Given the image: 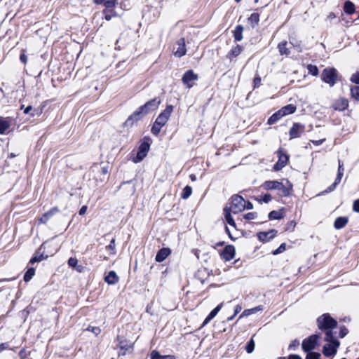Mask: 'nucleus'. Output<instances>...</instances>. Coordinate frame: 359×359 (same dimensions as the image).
I'll use <instances>...</instances> for the list:
<instances>
[{
  "mask_svg": "<svg viewBox=\"0 0 359 359\" xmlns=\"http://www.w3.org/2000/svg\"><path fill=\"white\" fill-rule=\"evenodd\" d=\"M161 102V100L157 97L147 102L144 105L138 107L137 110L128 118L125 122V125L126 126H132L135 122L141 120L149 112L157 109Z\"/></svg>",
  "mask_w": 359,
  "mask_h": 359,
  "instance_id": "nucleus-1",
  "label": "nucleus"
},
{
  "mask_svg": "<svg viewBox=\"0 0 359 359\" xmlns=\"http://www.w3.org/2000/svg\"><path fill=\"white\" fill-rule=\"evenodd\" d=\"M245 200L239 195H233L231 202L224 208V217L226 222L231 226L236 227V223L231 216V212L237 214L245 210Z\"/></svg>",
  "mask_w": 359,
  "mask_h": 359,
  "instance_id": "nucleus-2",
  "label": "nucleus"
},
{
  "mask_svg": "<svg viewBox=\"0 0 359 359\" xmlns=\"http://www.w3.org/2000/svg\"><path fill=\"white\" fill-rule=\"evenodd\" d=\"M318 328L325 332V340L330 339L331 335H334L333 329L337 326V322L330 316L329 313H324L317 319Z\"/></svg>",
  "mask_w": 359,
  "mask_h": 359,
  "instance_id": "nucleus-3",
  "label": "nucleus"
},
{
  "mask_svg": "<svg viewBox=\"0 0 359 359\" xmlns=\"http://www.w3.org/2000/svg\"><path fill=\"white\" fill-rule=\"evenodd\" d=\"M262 187L266 190H278L279 196H287L290 194L292 185L287 180L285 184L276 180H269L262 184Z\"/></svg>",
  "mask_w": 359,
  "mask_h": 359,
  "instance_id": "nucleus-4",
  "label": "nucleus"
},
{
  "mask_svg": "<svg viewBox=\"0 0 359 359\" xmlns=\"http://www.w3.org/2000/svg\"><path fill=\"white\" fill-rule=\"evenodd\" d=\"M172 111L173 107L168 105L165 110L158 115L151 128V133L154 135H157L159 134L162 127L168 122Z\"/></svg>",
  "mask_w": 359,
  "mask_h": 359,
  "instance_id": "nucleus-5",
  "label": "nucleus"
},
{
  "mask_svg": "<svg viewBox=\"0 0 359 359\" xmlns=\"http://www.w3.org/2000/svg\"><path fill=\"white\" fill-rule=\"evenodd\" d=\"M117 1L118 0H93V2L95 4H102L104 6L102 13L104 15V19L107 21H109L113 18L118 16V14L114 9L117 4Z\"/></svg>",
  "mask_w": 359,
  "mask_h": 359,
  "instance_id": "nucleus-6",
  "label": "nucleus"
},
{
  "mask_svg": "<svg viewBox=\"0 0 359 359\" xmlns=\"http://www.w3.org/2000/svg\"><path fill=\"white\" fill-rule=\"evenodd\" d=\"M320 77L324 83H327L330 87H333L338 80V73L336 69L328 67L323 69Z\"/></svg>",
  "mask_w": 359,
  "mask_h": 359,
  "instance_id": "nucleus-7",
  "label": "nucleus"
},
{
  "mask_svg": "<svg viewBox=\"0 0 359 359\" xmlns=\"http://www.w3.org/2000/svg\"><path fill=\"white\" fill-rule=\"evenodd\" d=\"M325 341L327 343L323 348V353L327 357L335 355L340 345L339 340L334 335H331L330 339Z\"/></svg>",
  "mask_w": 359,
  "mask_h": 359,
  "instance_id": "nucleus-8",
  "label": "nucleus"
},
{
  "mask_svg": "<svg viewBox=\"0 0 359 359\" xmlns=\"http://www.w3.org/2000/svg\"><path fill=\"white\" fill-rule=\"evenodd\" d=\"M149 147L150 145L148 142H144L141 143L138 147L136 156L133 158V161L135 163L142 161L147 156L149 150Z\"/></svg>",
  "mask_w": 359,
  "mask_h": 359,
  "instance_id": "nucleus-9",
  "label": "nucleus"
},
{
  "mask_svg": "<svg viewBox=\"0 0 359 359\" xmlns=\"http://www.w3.org/2000/svg\"><path fill=\"white\" fill-rule=\"evenodd\" d=\"M198 79V75L194 74L193 70H188L184 74L182 81L183 84L189 89L194 86Z\"/></svg>",
  "mask_w": 359,
  "mask_h": 359,
  "instance_id": "nucleus-10",
  "label": "nucleus"
},
{
  "mask_svg": "<svg viewBox=\"0 0 359 359\" xmlns=\"http://www.w3.org/2000/svg\"><path fill=\"white\" fill-rule=\"evenodd\" d=\"M319 339V336L313 334L305 339L302 342V349L304 352H309L314 349Z\"/></svg>",
  "mask_w": 359,
  "mask_h": 359,
  "instance_id": "nucleus-11",
  "label": "nucleus"
},
{
  "mask_svg": "<svg viewBox=\"0 0 359 359\" xmlns=\"http://www.w3.org/2000/svg\"><path fill=\"white\" fill-rule=\"evenodd\" d=\"M116 340L118 342L116 346L117 348H119V355H124L127 351L133 349V345L124 338L118 336Z\"/></svg>",
  "mask_w": 359,
  "mask_h": 359,
  "instance_id": "nucleus-12",
  "label": "nucleus"
},
{
  "mask_svg": "<svg viewBox=\"0 0 359 359\" xmlns=\"http://www.w3.org/2000/svg\"><path fill=\"white\" fill-rule=\"evenodd\" d=\"M174 55L176 57H181L184 56L187 53L185 40L184 38L180 39L177 41L174 48Z\"/></svg>",
  "mask_w": 359,
  "mask_h": 359,
  "instance_id": "nucleus-13",
  "label": "nucleus"
},
{
  "mask_svg": "<svg viewBox=\"0 0 359 359\" xmlns=\"http://www.w3.org/2000/svg\"><path fill=\"white\" fill-rule=\"evenodd\" d=\"M304 130L305 126L303 124L295 123L290 130V136L291 138L299 137L304 133Z\"/></svg>",
  "mask_w": 359,
  "mask_h": 359,
  "instance_id": "nucleus-14",
  "label": "nucleus"
},
{
  "mask_svg": "<svg viewBox=\"0 0 359 359\" xmlns=\"http://www.w3.org/2000/svg\"><path fill=\"white\" fill-rule=\"evenodd\" d=\"M235 252V248L231 245H229L224 248L221 253V256L226 261H230L234 258Z\"/></svg>",
  "mask_w": 359,
  "mask_h": 359,
  "instance_id": "nucleus-15",
  "label": "nucleus"
},
{
  "mask_svg": "<svg viewBox=\"0 0 359 359\" xmlns=\"http://www.w3.org/2000/svg\"><path fill=\"white\" fill-rule=\"evenodd\" d=\"M288 156L283 154L281 151L278 152V161L274 165L273 169L276 171L281 170L283 167H285L287 163Z\"/></svg>",
  "mask_w": 359,
  "mask_h": 359,
  "instance_id": "nucleus-16",
  "label": "nucleus"
},
{
  "mask_svg": "<svg viewBox=\"0 0 359 359\" xmlns=\"http://www.w3.org/2000/svg\"><path fill=\"white\" fill-rule=\"evenodd\" d=\"M277 233V231L275 229H271L266 232H259L257 234V237L259 241L263 242L269 241L270 239L275 237Z\"/></svg>",
  "mask_w": 359,
  "mask_h": 359,
  "instance_id": "nucleus-17",
  "label": "nucleus"
},
{
  "mask_svg": "<svg viewBox=\"0 0 359 359\" xmlns=\"http://www.w3.org/2000/svg\"><path fill=\"white\" fill-rule=\"evenodd\" d=\"M12 119L9 117L0 116V134H4L11 127Z\"/></svg>",
  "mask_w": 359,
  "mask_h": 359,
  "instance_id": "nucleus-18",
  "label": "nucleus"
},
{
  "mask_svg": "<svg viewBox=\"0 0 359 359\" xmlns=\"http://www.w3.org/2000/svg\"><path fill=\"white\" fill-rule=\"evenodd\" d=\"M223 306V303H221L220 304H219L217 306H216L209 314L208 316L205 318V319L204 320L203 324H202V326L204 327L205 325H206L212 319H213L216 316L217 314L218 313V312L221 310L222 307Z\"/></svg>",
  "mask_w": 359,
  "mask_h": 359,
  "instance_id": "nucleus-19",
  "label": "nucleus"
},
{
  "mask_svg": "<svg viewBox=\"0 0 359 359\" xmlns=\"http://www.w3.org/2000/svg\"><path fill=\"white\" fill-rule=\"evenodd\" d=\"M170 254V250L169 248H162L157 252L156 256V261L158 262H161L164 261Z\"/></svg>",
  "mask_w": 359,
  "mask_h": 359,
  "instance_id": "nucleus-20",
  "label": "nucleus"
},
{
  "mask_svg": "<svg viewBox=\"0 0 359 359\" xmlns=\"http://www.w3.org/2000/svg\"><path fill=\"white\" fill-rule=\"evenodd\" d=\"M59 211L57 207H55L50 210L48 212L44 213L42 217L39 219V222L42 224H46L50 218L56 214Z\"/></svg>",
  "mask_w": 359,
  "mask_h": 359,
  "instance_id": "nucleus-21",
  "label": "nucleus"
},
{
  "mask_svg": "<svg viewBox=\"0 0 359 359\" xmlns=\"http://www.w3.org/2000/svg\"><path fill=\"white\" fill-rule=\"evenodd\" d=\"M118 276L116 275L115 271H111L109 272L108 275L105 276L104 280L109 285H114L118 282Z\"/></svg>",
  "mask_w": 359,
  "mask_h": 359,
  "instance_id": "nucleus-22",
  "label": "nucleus"
},
{
  "mask_svg": "<svg viewBox=\"0 0 359 359\" xmlns=\"http://www.w3.org/2000/svg\"><path fill=\"white\" fill-rule=\"evenodd\" d=\"M151 359H175L173 355H161L158 351L154 350L150 353Z\"/></svg>",
  "mask_w": 359,
  "mask_h": 359,
  "instance_id": "nucleus-23",
  "label": "nucleus"
},
{
  "mask_svg": "<svg viewBox=\"0 0 359 359\" xmlns=\"http://www.w3.org/2000/svg\"><path fill=\"white\" fill-rule=\"evenodd\" d=\"M348 106V100L344 98L339 99L334 103V109L339 111L345 110Z\"/></svg>",
  "mask_w": 359,
  "mask_h": 359,
  "instance_id": "nucleus-24",
  "label": "nucleus"
},
{
  "mask_svg": "<svg viewBox=\"0 0 359 359\" xmlns=\"http://www.w3.org/2000/svg\"><path fill=\"white\" fill-rule=\"evenodd\" d=\"M348 223V218L346 217H337L334 223V226L337 229L344 228Z\"/></svg>",
  "mask_w": 359,
  "mask_h": 359,
  "instance_id": "nucleus-25",
  "label": "nucleus"
},
{
  "mask_svg": "<svg viewBox=\"0 0 359 359\" xmlns=\"http://www.w3.org/2000/svg\"><path fill=\"white\" fill-rule=\"evenodd\" d=\"M243 50V48L240 45H237L235 47H233L228 53L227 57L230 60H232L233 58L237 57L241 54V53Z\"/></svg>",
  "mask_w": 359,
  "mask_h": 359,
  "instance_id": "nucleus-26",
  "label": "nucleus"
},
{
  "mask_svg": "<svg viewBox=\"0 0 359 359\" xmlns=\"http://www.w3.org/2000/svg\"><path fill=\"white\" fill-rule=\"evenodd\" d=\"M297 108L293 104H287L283 107H282L280 110L283 116L289 114H292L295 112Z\"/></svg>",
  "mask_w": 359,
  "mask_h": 359,
  "instance_id": "nucleus-27",
  "label": "nucleus"
},
{
  "mask_svg": "<svg viewBox=\"0 0 359 359\" xmlns=\"http://www.w3.org/2000/svg\"><path fill=\"white\" fill-rule=\"evenodd\" d=\"M262 310H263V306H256V307L252 308V309H245L242 313V314L240 316L239 318H243L244 316H250L251 314L255 313L256 312L260 311H262Z\"/></svg>",
  "mask_w": 359,
  "mask_h": 359,
  "instance_id": "nucleus-28",
  "label": "nucleus"
},
{
  "mask_svg": "<svg viewBox=\"0 0 359 359\" xmlns=\"http://www.w3.org/2000/svg\"><path fill=\"white\" fill-rule=\"evenodd\" d=\"M243 27L241 25H238L233 31V37L235 41H241L243 39Z\"/></svg>",
  "mask_w": 359,
  "mask_h": 359,
  "instance_id": "nucleus-29",
  "label": "nucleus"
},
{
  "mask_svg": "<svg viewBox=\"0 0 359 359\" xmlns=\"http://www.w3.org/2000/svg\"><path fill=\"white\" fill-rule=\"evenodd\" d=\"M283 116L280 111V110H278L276 113H274L269 119H268V124L272 125L274 124L276 122H277L280 118H282Z\"/></svg>",
  "mask_w": 359,
  "mask_h": 359,
  "instance_id": "nucleus-30",
  "label": "nucleus"
},
{
  "mask_svg": "<svg viewBox=\"0 0 359 359\" xmlns=\"http://www.w3.org/2000/svg\"><path fill=\"white\" fill-rule=\"evenodd\" d=\"M248 21L252 27L258 25L259 21V15L257 13H253L248 18Z\"/></svg>",
  "mask_w": 359,
  "mask_h": 359,
  "instance_id": "nucleus-31",
  "label": "nucleus"
},
{
  "mask_svg": "<svg viewBox=\"0 0 359 359\" xmlns=\"http://www.w3.org/2000/svg\"><path fill=\"white\" fill-rule=\"evenodd\" d=\"M344 9L346 13L353 14L355 12V5L351 1H346Z\"/></svg>",
  "mask_w": 359,
  "mask_h": 359,
  "instance_id": "nucleus-32",
  "label": "nucleus"
},
{
  "mask_svg": "<svg viewBox=\"0 0 359 359\" xmlns=\"http://www.w3.org/2000/svg\"><path fill=\"white\" fill-rule=\"evenodd\" d=\"M283 217V213L280 211L273 210L269 214L270 219H280Z\"/></svg>",
  "mask_w": 359,
  "mask_h": 359,
  "instance_id": "nucleus-33",
  "label": "nucleus"
},
{
  "mask_svg": "<svg viewBox=\"0 0 359 359\" xmlns=\"http://www.w3.org/2000/svg\"><path fill=\"white\" fill-rule=\"evenodd\" d=\"M287 42L280 43L278 46V50L280 55H287L290 53V51L286 48Z\"/></svg>",
  "mask_w": 359,
  "mask_h": 359,
  "instance_id": "nucleus-34",
  "label": "nucleus"
},
{
  "mask_svg": "<svg viewBox=\"0 0 359 359\" xmlns=\"http://www.w3.org/2000/svg\"><path fill=\"white\" fill-rule=\"evenodd\" d=\"M192 194V188L190 186H186L182 193V198L183 199H187Z\"/></svg>",
  "mask_w": 359,
  "mask_h": 359,
  "instance_id": "nucleus-35",
  "label": "nucleus"
},
{
  "mask_svg": "<svg viewBox=\"0 0 359 359\" xmlns=\"http://www.w3.org/2000/svg\"><path fill=\"white\" fill-rule=\"evenodd\" d=\"M35 273V270L34 268H29L24 276V280L26 282L29 281Z\"/></svg>",
  "mask_w": 359,
  "mask_h": 359,
  "instance_id": "nucleus-36",
  "label": "nucleus"
},
{
  "mask_svg": "<svg viewBox=\"0 0 359 359\" xmlns=\"http://www.w3.org/2000/svg\"><path fill=\"white\" fill-rule=\"evenodd\" d=\"M351 97L357 100H359V86H353L350 89Z\"/></svg>",
  "mask_w": 359,
  "mask_h": 359,
  "instance_id": "nucleus-37",
  "label": "nucleus"
},
{
  "mask_svg": "<svg viewBox=\"0 0 359 359\" xmlns=\"http://www.w3.org/2000/svg\"><path fill=\"white\" fill-rule=\"evenodd\" d=\"M343 175H344L343 164L341 163L340 161H339L338 173H337V176L336 177V180L337 182H341Z\"/></svg>",
  "mask_w": 359,
  "mask_h": 359,
  "instance_id": "nucleus-38",
  "label": "nucleus"
},
{
  "mask_svg": "<svg viewBox=\"0 0 359 359\" xmlns=\"http://www.w3.org/2000/svg\"><path fill=\"white\" fill-rule=\"evenodd\" d=\"M307 69L309 73L313 76H317L318 74V69L316 65H309Z\"/></svg>",
  "mask_w": 359,
  "mask_h": 359,
  "instance_id": "nucleus-39",
  "label": "nucleus"
},
{
  "mask_svg": "<svg viewBox=\"0 0 359 359\" xmlns=\"http://www.w3.org/2000/svg\"><path fill=\"white\" fill-rule=\"evenodd\" d=\"M255 341L252 339H251L246 345V351L248 353H251L255 349Z\"/></svg>",
  "mask_w": 359,
  "mask_h": 359,
  "instance_id": "nucleus-40",
  "label": "nucleus"
},
{
  "mask_svg": "<svg viewBox=\"0 0 359 359\" xmlns=\"http://www.w3.org/2000/svg\"><path fill=\"white\" fill-rule=\"evenodd\" d=\"M272 199V197L270 194H266L264 195H262L260 196V198H257V200L259 201V202H264V203H269V201H271Z\"/></svg>",
  "mask_w": 359,
  "mask_h": 359,
  "instance_id": "nucleus-41",
  "label": "nucleus"
},
{
  "mask_svg": "<svg viewBox=\"0 0 359 359\" xmlns=\"http://www.w3.org/2000/svg\"><path fill=\"white\" fill-rule=\"evenodd\" d=\"M320 354L316 352H309L306 355V359H320Z\"/></svg>",
  "mask_w": 359,
  "mask_h": 359,
  "instance_id": "nucleus-42",
  "label": "nucleus"
},
{
  "mask_svg": "<svg viewBox=\"0 0 359 359\" xmlns=\"http://www.w3.org/2000/svg\"><path fill=\"white\" fill-rule=\"evenodd\" d=\"M286 249V244L282 243L276 250L273 252V255H278L283 252Z\"/></svg>",
  "mask_w": 359,
  "mask_h": 359,
  "instance_id": "nucleus-43",
  "label": "nucleus"
},
{
  "mask_svg": "<svg viewBox=\"0 0 359 359\" xmlns=\"http://www.w3.org/2000/svg\"><path fill=\"white\" fill-rule=\"evenodd\" d=\"M68 264L71 267H76V265L78 264L77 259L74 257H70L68 260Z\"/></svg>",
  "mask_w": 359,
  "mask_h": 359,
  "instance_id": "nucleus-44",
  "label": "nucleus"
},
{
  "mask_svg": "<svg viewBox=\"0 0 359 359\" xmlns=\"http://www.w3.org/2000/svg\"><path fill=\"white\" fill-rule=\"evenodd\" d=\"M351 81L355 84H359V72H355L351 76Z\"/></svg>",
  "mask_w": 359,
  "mask_h": 359,
  "instance_id": "nucleus-45",
  "label": "nucleus"
},
{
  "mask_svg": "<svg viewBox=\"0 0 359 359\" xmlns=\"http://www.w3.org/2000/svg\"><path fill=\"white\" fill-rule=\"evenodd\" d=\"M257 217L256 212H248L244 215V218L248 220L255 219Z\"/></svg>",
  "mask_w": 359,
  "mask_h": 359,
  "instance_id": "nucleus-46",
  "label": "nucleus"
},
{
  "mask_svg": "<svg viewBox=\"0 0 359 359\" xmlns=\"http://www.w3.org/2000/svg\"><path fill=\"white\" fill-rule=\"evenodd\" d=\"M89 331H91L93 333H94L95 335H98L101 332V330L98 327H89L88 329Z\"/></svg>",
  "mask_w": 359,
  "mask_h": 359,
  "instance_id": "nucleus-47",
  "label": "nucleus"
},
{
  "mask_svg": "<svg viewBox=\"0 0 359 359\" xmlns=\"http://www.w3.org/2000/svg\"><path fill=\"white\" fill-rule=\"evenodd\" d=\"M299 341L295 339L290 344L288 348L290 350H294L299 346Z\"/></svg>",
  "mask_w": 359,
  "mask_h": 359,
  "instance_id": "nucleus-48",
  "label": "nucleus"
},
{
  "mask_svg": "<svg viewBox=\"0 0 359 359\" xmlns=\"http://www.w3.org/2000/svg\"><path fill=\"white\" fill-rule=\"evenodd\" d=\"M340 183V182H337V180L335 179V181L325 191L326 192H331L332 191L334 190V189L336 188V187Z\"/></svg>",
  "mask_w": 359,
  "mask_h": 359,
  "instance_id": "nucleus-49",
  "label": "nucleus"
},
{
  "mask_svg": "<svg viewBox=\"0 0 359 359\" xmlns=\"http://www.w3.org/2000/svg\"><path fill=\"white\" fill-rule=\"evenodd\" d=\"M353 211H355L356 212H359V199L354 201L353 205Z\"/></svg>",
  "mask_w": 359,
  "mask_h": 359,
  "instance_id": "nucleus-50",
  "label": "nucleus"
},
{
  "mask_svg": "<svg viewBox=\"0 0 359 359\" xmlns=\"http://www.w3.org/2000/svg\"><path fill=\"white\" fill-rule=\"evenodd\" d=\"M347 333H348V330L346 327H341L340 332H339L340 337L342 338V337H345L347 334Z\"/></svg>",
  "mask_w": 359,
  "mask_h": 359,
  "instance_id": "nucleus-51",
  "label": "nucleus"
},
{
  "mask_svg": "<svg viewBox=\"0 0 359 359\" xmlns=\"http://www.w3.org/2000/svg\"><path fill=\"white\" fill-rule=\"evenodd\" d=\"M244 206H245V209H247V210H251V209L253 208V205L250 201H245Z\"/></svg>",
  "mask_w": 359,
  "mask_h": 359,
  "instance_id": "nucleus-52",
  "label": "nucleus"
},
{
  "mask_svg": "<svg viewBox=\"0 0 359 359\" xmlns=\"http://www.w3.org/2000/svg\"><path fill=\"white\" fill-rule=\"evenodd\" d=\"M107 248L108 249H109V250H114V248H115V239H114V238H113V239L111 241V242H110L109 245Z\"/></svg>",
  "mask_w": 359,
  "mask_h": 359,
  "instance_id": "nucleus-53",
  "label": "nucleus"
},
{
  "mask_svg": "<svg viewBox=\"0 0 359 359\" xmlns=\"http://www.w3.org/2000/svg\"><path fill=\"white\" fill-rule=\"evenodd\" d=\"M9 345L8 343H1L0 344V353L4 350H6L8 348Z\"/></svg>",
  "mask_w": 359,
  "mask_h": 359,
  "instance_id": "nucleus-54",
  "label": "nucleus"
},
{
  "mask_svg": "<svg viewBox=\"0 0 359 359\" xmlns=\"http://www.w3.org/2000/svg\"><path fill=\"white\" fill-rule=\"evenodd\" d=\"M241 310L242 306L241 305H236L234 308V316H236Z\"/></svg>",
  "mask_w": 359,
  "mask_h": 359,
  "instance_id": "nucleus-55",
  "label": "nucleus"
},
{
  "mask_svg": "<svg viewBox=\"0 0 359 359\" xmlns=\"http://www.w3.org/2000/svg\"><path fill=\"white\" fill-rule=\"evenodd\" d=\"M87 209H88V207L86 205L82 206L79 210V215H83L86 212Z\"/></svg>",
  "mask_w": 359,
  "mask_h": 359,
  "instance_id": "nucleus-56",
  "label": "nucleus"
},
{
  "mask_svg": "<svg viewBox=\"0 0 359 359\" xmlns=\"http://www.w3.org/2000/svg\"><path fill=\"white\" fill-rule=\"evenodd\" d=\"M41 260V259L40 257L34 256V257H32L31 259L30 263L34 264L35 262H40Z\"/></svg>",
  "mask_w": 359,
  "mask_h": 359,
  "instance_id": "nucleus-57",
  "label": "nucleus"
},
{
  "mask_svg": "<svg viewBox=\"0 0 359 359\" xmlns=\"http://www.w3.org/2000/svg\"><path fill=\"white\" fill-rule=\"evenodd\" d=\"M261 83V78L260 77H255L254 79V84L255 86H259Z\"/></svg>",
  "mask_w": 359,
  "mask_h": 359,
  "instance_id": "nucleus-58",
  "label": "nucleus"
},
{
  "mask_svg": "<svg viewBox=\"0 0 359 359\" xmlns=\"http://www.w3.org/2000/svg\"><path fill=\"white\" fill-rule=\"evenodd\" d=\"M20 59L21 62H22L24 64L27 63V57L25 54H21Z\"/></svg>",
  "mask_w": 359,
  "mask_h": 359,
  "instance_id": "nucleus-59",
  "label": "nucleus"
},
{
  "mask_svg": "<svg viewBox=\"0 0 359 359\" xmlns=\"http://www.w3.org/2000/svg\"><path fill=\"white\" fill-rule=\"evenodd\" d=\"M324 141H325V139H322V140H313L312 142L315 145L318 146V145L321 144Z\"/></svg>",
  "mask_w": 359,
  "mask_h": 359,
  "instance_id": "nucleus-60",
  "label": "nucleus"
},
{
  "mask_svg": "<svg viewBox=\"0 0 359 359\" xmlns=\"http://www.w3.org/2000/svg\"><path fill=\"white\" fill-rule=\"evenodd\" d=\"M74 269L78 271V272H82L83 271V266H81V265H76V267H74Z\"/></svg>",
  "mask_w": 359,
  "mask_h": 359,
  "instance_id": "nucleus-61",
  "label": "nucleus"
},
{
  "mask_svg": "<svg viewBox=\"0 0 359 359\" xmlns=\"http://www.w3.org/2000/svg\"><path fill=\"white\" fill-rule=\"evenodd\" d=\"M288 359H302V358L298 355H290Z\"/></svg>",
  "mask_w": 359,
  "mask_h": 359,
  "instance_id": "nucleus-62",
  "label": "nucleus"
},
{
  "mask_svg": "<svg viewBox=\"0 0 359 359\" xmlns=\"http://www.w3.org/2000/svg\"><path fill=\"white\" fill-rule=\"evenodd\" d=\"M32 109V106H28V107H27L25 109V110H24V113L27 114L29 113V111H30Z\"/></svg>",
  "mask_w": 359,
  "mask_h": 359,
  "instance_id": "nucleus-63",
  "label": "nucleus"
},
{
  "mask_svg": "<svg viewBox=\"0 0 359 359\" xmlns=\"http://www.w3.org/2000/svg\"><path fill=\"white\" fill-rule=\"evenodd\" d=\"M189 177H190V179L191 180V181H196V177L195 175L191 174V175H190Z\"/></svg>",
  "mask_w": 359,
  "mask_h": 359,
  "instance_id": "nucleus-64",
  "label": "nucleus"
}]
</instances>
